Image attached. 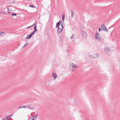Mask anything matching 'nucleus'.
<instances>
[{"instance_id": "nucleus-1", "label": "nucleus", "mask_w": 120, "mask_h": 120, "mask_svg": "<svg viewBox=\"0 0 120 120\" xmlns=\"http://www.w3.org/2000/svg\"><path fill=\"white\" fill-rule=\"evenodd\" d=\"M70 67V68H73L72 69V70L73 72L78 67L77 65L72 62H71Z\"/></svg>"}, {"instance_id": "nucleus-2", "label": "nucleus", "mask_w": 120, "mask_h": 120, "mask_svg": "<svg viewBox=\"0 0 120 120\" xmlns=\"http://www.w3.org/2000/svg\"><path fill=\"white\" fill-rule=\"evenodd\" d=\"M96 34L95 36L96 39L98 41H101V37L100 36V34H98V32L96 31L95 32Z\"/></svg>"}, {"instance_id": "nucleus-3", "label": "nucleus", "mask_w": 120, "mask_h": 120, "mask_svg": "<svg viewBox=\"0 0 120 120\" xmlns=\"http://www.w3.org/2000/svg\"><path fill=\"white\" fill-rule=\"evenodd\" d=\"M26 106L27 107V108L30 109H34V105H26Z\"/></svg>"}, {"instance_id": "nucleus-4", "label": "nucleus", "mask_w": 120, "mask_h": 120, "mask_svg": "<svg viewBox=\"0 0 120 120\" xmlns=\"http://www.w3.org/2000/svg\"><path fill=\"white\" fill-rule=\"evenodd\" d=\"M101 26L102 30H103L104 31H107L108 30L107 29H106V27L103 24H102L101 25Z\"/></svg>"}, {"instance_id": "nucleus-5", "label": "nucleus", "mask_w": 120, "mask_h": 120, "mask_svg": "<svg viewBox=\"0 0 120 120\" xmlns=\"http://www.w3.org/2000/svg\"><path fill=\"white\" fill-rule=\"evenodd\" d=\"M64 27H63V25H61V28H60V27H59L58 28L57 32L58 33H60L63 30V29L64 28Z\"/></svg>"}, {"instance_id": "nucleus-6", "label": "nucleus", "mask_w": 120, "mask_h": 120, "mask_svg": "<svg viewBox=\"0 0 120 120\" xmlns=\"http://www.w3.org/2000/svg\"><path fill=\"white\" fill-rule=\"evenodd\" d=\"M34 34L31 33L30 34L27 35V37L25 38V39H29Z\"/></svg>"}, {"instance_id": "nucleus-7", "label": "nucleus", "mask_w": 120, "mask_h": 120, "mask_svg": "<svg viewBox=\"0 0 120 120\" xmlns=\"http://www.w3.org/2000/svg\"><path fill=\"white\" fill-rule=\"evenodd\" d=\"M52 76L54 78V80L57 77V75L54 72H53L52 74Z\"/></svg>"}, {"instance_id": "nucleus-8", "label": "nucleus", "mask_w": 120, "mask_h": 120, "mask_svg": "<svg viewBox=\"0 0 120 120\" xmlns=\"http://www.w3.org/2000/svg\"><path fill=\"white\" fill-rule=\"evenodd\" d=\"M82 35L84 37H87V34L86 33V32H84V31H82Z\"/></svg>"}, {"instance_id": "nucleus-9", "label": "nucleus", "mask_w": 120, "mask_h": 120, "mask_svg": "<svg viewBox=\"0 0 120 120\" xmlns=\"http://www.w3.org/2000/svg\"><path fill=\"white\" fill-rule=\"evenodd\" d=\"M6 34V33L5 32H0V36H2Z\"/></svg>"}, {"instance_id": "nucleus-10", "label": "nucleus", "mask_w": 120, "mask_h": 120, "mask_svg": "<svg viewBox=\"0 0 120 120\" xmlns=\"http://www.w3.org/2000/svg\"><path fill=\"white\" fill-rule=\"evenodd\" d=\"M93 56H94L91 57L94 58H97L98 56V55L97 54H95L93 55Z\"/></svg>"}, {"instance_id": "nucleus-11", "label": "nucleus", "mask_w": 120, "mask_h": 120, "mask_svg": "<svg viewBox=\"0 0 120 120\" xmlns=\"http://www.w3.org/2000/svg\"><path fill=\"white\" fill-rule=\"evenodd\" d=\"M105 51L107 52H108L110 50V49L108 47H105Z\"/></svg>"}, {"instance_id": "nucleus-12", "label": "nucleus", "mask_w": 120, "mask_h": 120, "mask_svg": "<svg viewBox=\"0 0 120 120\" xmlns=\"http://www.w3.org/2000/svg\"><path fill=\"white\" fill-rule=\"evenodd\" d=\"M26 108L27 107L26 106L24 105V106H20L19 107V108L18 109H19L20 108Z\"/></svg>"}, {"instance_id": "nucleus-13", "label": "nucleus", "mask_w": 120, "mask_h": 120, "mask_svg": "<svg viewBox=\"0 0 120 120\" xmlns=\"http://www.w3.org/2000/svg\"><path fill=\"white\" fill-rule=\"evenodd\" d=\"M71 18H73V16L74 15V13L73 12V10H71Z\"/></svg>"}, {"instance_id": "nucleus-14", "label": "nucleus", "mask_w": 120, "mask_h": 120, "mask_svg": "<svg viewBox=\"0 0 120 120\" xmlns=\"http://www.w3.org/2000/svg\"><path fill=\"white\" fill-rule=\"evenodd\" d=\"M61 25H62L61 24V22L60 23V24H56V27L57 28L58 27V28H59V26L60 25L61 26Z\"/></svg>"}, {"instance_id": "nucleus-15", "label": "nucleus", "mask_w": 120, "mask_h": 120, "mask_svg": "<svg viewBox=\"0 0 120 120\" xmlns=\"http://www.w3.org/2000/svg\"><path fill=\"white\" fill-rule=\"evenodd\" d=\"M33 116H32L31 117H30L28 119V120H34V118H33Z\"/></svg>"}, {"instance_id": "nucleus-16", "label": "nucleus", "mask_w": 120, "mask_h": 120, "mask_svg": "<svg viewBox=\"0 0 120 120\" xmlns=\"http://www.w3.org/2000/svg\"><path fill=\"white\" fill-rule=\"evenodd\" d=\"M37 31V30L36 29H34V31H33L32 33L33 34H35V33Z\"/></svg>"}, {"instance_id": "nucleus-17", "label": "nucleus", "mask_w": 120, "mask_h": 120, "mask_svg": "<svg viewBox=\"0 0 120 120\" xmlns=\"http://www.w3.org/2000/svg\"><path fill=\"white\" fill-rule=\"evenodd\" d=\"M65 15H63L62 16V21H64V19L65 18Z\"/></svg>"}, {"instance_id": "nucleus-18", "label": "nucleus", "mask_w": 120, "mask_h": 120, "mask_svg": "<svg viewBox=\"0 0 120 120\" xmlns=\"http://www.w3.org/2000/svg\"><path fill=\"white\" fill-rule=\"evenodd\" d=\"M75 35L74 34H73L71 37V39H72L74 38Z\"/></svg>"}, {"instance_id": "nucleus-19", "label": "nucleus", "mask_w": 120, "mask_h": 120, "mask_svg": "<svg viewBox=\"0 0 120 120\" xmlns=\"http://www.w3.org/2000/svg\"><path fill=\"white\" fill-rule=\"evenodd\" d=\"M35 24H34L33 25H31V26H30L27 27L26 28V29H28V28H30L31 27L33 26H34V25H35Z\"/></svg>"}, {"instance_id": "nucleus-20", "label": "nucleus", "mask_w": 120, "mask_h": 120, "mask_svg": "<svg viewBox=\"0 0 120 120\" xmlns=\"http://www.w3.org/2000/svg\"><path fill=\"white\" fill-rule=\"evenodd\" d=\"M38 116V115H36V116H33V118H34V119L35 120L36 119L37 117Z\"/></svg>"}, {"instance_id": "nucleus-21", "label": "nucleus", "mask_w": 120, "mask_h": 120, "mask_svg": "<svg viewBox=\"0 0 120 120\" xmlns=\"http://www.w3.org/2000/svg\"><path fill=\"white\" fill-rule=\"evenodd\" d=\"M17 15V14L16 13H13L11 14L12 16H13V15L16 16Z\"/></svg>"}, {"instance_id": "nucleus-22", "label": "nucleus", "mask_w": 120, "mask_h": 120, "mask_svg": "<svg viewBox=\"0 0 120 120\" xmlns=\"http://www.w3.org/2000/svg\"><path fill=\"white\" fill-rule=\"evenodd\" d=\"M37 28V25H35L34 27V29H36Z\"/></svg>"}, {"instance_id": "nucleus-23", "label": "nucleus", "mask_w": 120, "mask_h": 120, "mask_svg": "<svg viewBox=\"0 0 120 120\" xmlns=\"http://www.w3.org/2000/svg\"><path fill=\"white\" fill-rule=\"evenodd\" d=\"M28 41H26L25 42V45H27L28 44Z\"/></svg>"}, {"instance_id": "nucleus-24", "label": "nucleus", "mask_w": 120, "mask_h": 120, "mask_svg": "<svg viewBox=\"0 0 120 120\" xmlns=\"http://www.w3.org/2000/svg\"><path fill=\"white\" fill-rule=\"evenodd\" d=\"M29 7H31L32 8H34V7H35L34 6V5H30L29 6Z\"/></svg>"}, {"instance_id": "nucleus-25", "label": "nucleus", "mask_w": 120, "mask_h": 120, "mask_svg": "<svg viewBox=\"0 0 120 120\" xmlns=\"http://www.w3.org/2000/svg\"><path fill=\"white\" fill-rule=\"evenodd\" d=\"M92 56H93V55H89V57L90 58H93V57H92Z\"/></svg>"}, {"instance_id": "nucleus-26", "label": "nucleus", "mask_w": 120, "mask_h": 120, "mask_svg": "<svg viewBox=\"0 0 120 120\" xmlns=\"http://www.w3.org/2000/svg\"><path fill=\"white\" fill-rule=\"evenodd\" d=\"M7 117H8V119L10 118L11 117V116H7Z\"/></svg>"}, {"instance_id": "nucleus-27", "label": "nucleus", "mask_w": 120, "mask_h": 120, "mask_svg": "<svg viewBox=\"0 0 120 120\" xmlns=\"http://www.w3.org/2000/svg\"><path fill=\"white\" fill-rule=\"evenodd\" d=\"M5 119H6V120H8V117H6L5 118Z\"/></svg>"}, {"instance_id": "nucleus-28", "label": "nucleus", "mask_w": 120, "mask_h": 120, "mask_svg": "<svg viewBox=\"0 0 120 120\" xmlns=\"http://www.w3.org/2000/svg\"><path fill=\"white\" fill-rule=\"evenodd\" d=\"M60 21H59V22H58L56 24H60Z\"/></svg>"}, {"instance_id": "nucleus-29", "label": "nucleus", "mask_w": 120, "mask_h": 120, "mask_svg": "<svg viewBox=\"0 0 120 120\" xmlns=\"http://www.w3.org/2000/svg\"><path fill=\"white\" fill-rule=\"evenodd\" d=\"M99 31L100 32L101 31V29L100 28H99Z\"/></svg>"}, {"instance_id": "nucleus-30", "label": "nucleus", "mask_w": 120, "mask_h": 120, "mask_svg": "<svg viewBox=\"0 0 120 120\" xmlns=\"http://www.w3.org/2000/svg\"><path fill=\"white\" fill-rule=\"evenodd\" d=\"M25 45L24 46H22V47L23 48H24V47H25V45Z\"/></svg>"}, {"instance_id": "nucleus-31", "label": "nucleus", "mask_w": 120, "mask_h": 120, "mask_svg": "<svg viewBox=\"0 0 120 120\" xmlns=\"http://www.w3.org/2000/svg\"><path fill=\"white\" fill-rule=\"evenodd\" d=\"M3 120H6V119H5V118H4L3 119Z\"/></svg>"}, {"instance_id": "nucleus-32", "label": "nucleus", "mask_w": 120, "mask_h": 120, "mask_svg": "<svg viewBox=\"0 0 120 120\" xmlns=\"http://www.w3.org/2000/svg\"><path fill=\"white\" fill-rule=\"evenodd\" d=\"M9 9V8H8V10Z\"/></svg>"}]
</instances>
